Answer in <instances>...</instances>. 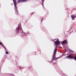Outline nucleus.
I'll use <instances>...</instances> for the list:
<instances>
[{"mask_svg": "<svg viewBox=\"0 0 76 76\" xmlns=\"http://www.w3.org/2000/svg\"><path fill=\"white\" fill-rule=\"evenodd\" d=\"M28 0H22V2H25L26 1Z\"/></svg>", "mask_w": 76, "mask_h": 76, "instance_id": "0eeeda50", "label": "nucleus"}, {"mask_svg": "<svg viewBox=\"0 0 76 76\" xmlns=\"http://www.w3.org/2000/svg\"><path fill=\"white\" fill-rule=\"evenodd\" d=\"M2 43H1L0 42V45H2L3 46V45H2Z\"/></svg>", "mask_w": 76, "mask_h": 76, "instance_id": "9d476101", "label": "nucleus"}, {"mask_svg": "<svg viewBox=\"0 0 76 76\" xmlns=\"http://www.w3.org/2000/svg\"><path fill=\"white\" fill-rule=\"evenodd\" d=\"M22 1V0H18L17 2V3H20V2Z\"/></svg>", "mask_w": 76, "mask_h": 76, "instance_id": "39448f33", "label": "nucleus"}, {"mask_svg": "<svg viewBox=\"0 0 76 76\" xmlns=\"http://www.w3.org/2000/svg\"><path fill=\"white\" fill-rule=\"evenodd\" d=\"M71 18L72 19V20H74V19H75V18H76V16L72 15Z\"/></svg>", "mask_w": 76, "mask_h": 76, "instance_id": "f03ea898", "label": "nucleus"}, {"mask_svg": "<svg viewBox=\"0 0 76 76\" xmlns=\"http://www.w3.org/2000/svg\"><path fill=\"white\" fill-rule=\"evenodd\" d=\"M66 43L67 42L66 40H65L62 42V44H66Z\"/></svg>", "mask_w": 76, "mask_h": 76, "instance_id": "7ed1b4c3", "label": "nucleus"}, {"mask_svg": "<svg viewBox=\"0 0 76 76\" xmlns=\"http://www.w3.org/2000/svg\"><path fill=\"white\" fill-rule=\"evenodd\" d=\"M72 58V57L70 56H68L66 57V58Z\"/></svg>", "mask_w": 76, "mask_h": 76, "instance_id": "423d86ee", "label": "nucleus"}, {"mask_svg": "<svg viewBox=\"0 0 76 76\" xmlns=\"http://www.w3.org/2000/svg\"><path fill=\"white\" fill-rule=\"evenodd\" d=\"M56 53V50H55L54 52V53Z\"/></svg>", "mask_w": 76, "mask_h": 76, "instance_id": "1a4fd4ad", "label": "nucleus"}, {"mask_svg": "<svg viewBox=\"0 0 76 76\" xmlns=\"http://www.w3.org/2000/svg\"><path fill=\"white\" fill-rule=\"evenodd\" d=\"M13 1H14V4L15 6H16V0H13Z\"/></svg>", "mask_w": 76, "mask_h": 76, "instance_id": "20e7f679", "label": "nucleus"}, {"mask_svg": "<svg viewBox=\"0 0 76 76\" xmlns=\"http://www.w3.org/2000/svg\"><path fill=\"white\" fill-rule=\"evenodd\" d=\"M75 60H76V56L75 57Z\"/></svg>", "mask_w": 76, "mask_h": 76, "instance_id": "9b49d317", "label": "nucleus"}, {"mask_svg": "<svg viewBox=\"0 0 76 76\" xmlns=\"http://www.w3.org/2000/svg\"><path fill=\"white\" fill-rule=\"evenodd\" d=\"M6 54H9V53H8V52L7 51H6Z\"/></svg>", "mask_w": 76, "mask_h": 76, "instance_id": "6e6552de", "label": "nucleus"}, {"mask_svg": "<svg viewBox=\"0 0 76 76\" xmlns=\"http://www.w3.org/2000/svg\"><path fill=\"white\" fill-rule=\"evenodd\" d=\"M54 43L56 45H59V44H60V42L58 39L54 42Z\"/></svg>", "mask_w": 76, "mask_h": 76, "instance_id": "f257e3e1", "label": "nucleus"}]
</instances>
